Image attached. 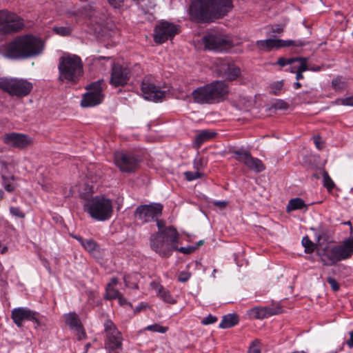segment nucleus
<instances>
[{
  "label": "nucleus",
  "instance_id": "obj_48",
  "mask_svg": "<svg viewBox=\"0 0 353 353\" xmlns=\"http://www.w3.org/2000/svg\"><path fill=\"white\" fill-rule=\"evenodd\" d=\"M295 62V58H291V59H285L281 57L277 61V64L281 65V67L285 66L287 65H290Z\"/></svg>",
  "mask_w": 353,
  "mask_h": 353
},
{
  "label": "nucleus",
  "instance_id": "obj_34",
  "mask_svg": "<svg viewBox=\"0 0 353 353\" xmlns=\"http://www.w3.org/2000/svg\"><path fill=\"white\" fill-rule=\"evenodd\" d=\"M302 245L305 248L306 253H312L315 249V244L309 239L307 236H304L302 239Z\"/></svg>",
  "mask_w": 353,
  "mask_h": 353
},
{
  "label": "nucleus",
  "instance_id": "obj_64",
  "mask_svg": "<svg viewBox=\"0 0 353 353\" xmlns=\"http://www.w3.org/2000/svg\"><path fill=\"white\" fill-rule=\"evenodd\" d=\"M301 87V84L299 81H297V82H296V83H294V88H295V89H299V88H300Z\"/></svg>",
  "mask_w": 353,
  "mask_h": 353
},
{
  "label": "nucleus",
  "instance_id": "obj_31",
  "mask_svg": "<svg viewBox=\"0 0 353 353\" xmlns=\"http://www.w3.org/2000/svg\"><path fill=\"white\" fill-rule=\"evenodd\" d=\"M139 275L137 273H132L128 275H124L123 281L127 288L132 289H138V282Z\"/></svg>",
  "mask_w": 353,
  "mask_h": 353
},
{
  "label": "nucleus",
  "instance_id": "obj_52",
  "mask_svg": "<svg viewBox=\"0 0 353 353\" xmlns=\"http://www.w3.org/2000/svg\"><path fill=\"white\" fill-rule=\"evenodd\" d=\"M190 278V274L186 272H181L179 273L178 279L181 282H185Z\"/></svg>",
  "mask_w": 353,
  "mask_h": 353
},
{
  "label": "nucleus",
  "instance_id": "obj_18",
  "mask_svg": "<svg viewBox=\"0 0 353 353\" xmlns=\"http://www.w3.org/2000/svg\"><path fill=\"white\" fill-rule=\"evenodd\" d=\"M3 141L10 147L19 149H24L33 143V140L30 137L16 132L5 134L3 137Z\"/></svg>",
  "mask_w": 353,
  "mask_h": 353
},
{
  "label": "nucleus",
  "instance_id": "obj_26",
  "mask_svg": "<svg viewBox=\"0 0 353 353\" xmlns=\"http://www.w3.org/2000/svg\"><path fill=\"white\" fill-rule=\"evenodd\" d=\"M239 323V317L236 314H229L223 317L219 327L226 329L232 327Z\"/></svg>",
  "mask_w": 353,
  "mask_h": 353
},
{
  "label": "nucleus",
  "instance_id": "obj_46",
  "mask_svg": "<svg viewBox=\"0 0 353 353\" xmlns=\"http://www.w3.org/2000/svg\"><path fill=\"white\" fill-rule=\"evenodd\" d=\"M259 344V340H254L250 345L248 353H261Z\"/></svg>",
  "mask_w": 353,
  "mask_h": 353
},
{
  "label": "nucleus",
  "instance_id": "obj_33",
  "mask_svg": "<svg viewBox=\"0 0 353 353\" xmlns=\"http://www.w3.org/2000/svg\"><path fill=\"white\" fill-rule=\"evenodd\" d=\"M305 207V202L300 198H295L290 200L287 205V211L291 212L296 210H301Z\"/></svg>",
  "mask_w": 353,
  "mask_h": 353
},
{
  "label": "nucleus",
  "instance_id": "obj_17",
  "mask_svg": "<svg viewBox=\"0 0 353 353\" xmlns=\"http://www.w3.org/2000/svg\"><path fill=\"white\" fill-rule=\"evenodd\" d=\"M11 317L17 327H21L23 325L24 320L33 321L37 325L41 323L39 319V313L34 312L27 307H17L12 310Z\"/></svg>",
  "mask_w": 353,
  "mask_h": 353
},
{
  "label": "nucleus",
  "instance_id": "obj_22",
  "mask_svg": "<svg viewBox=\"0 0 353 353\" xmlns=\"http://www.w3.org/2000/svg\"><path fill=\"white\" fill-rule=\"evenodd\" d=\"M334 247L339 261L347 259L353 254V239H346L343 244Z\"/></svg>",
  "mask_w": 353,
  "mask_h": 353
},
{
  "label": "nucleus",
  "instance_id": "obj_19",
  "mask_svg": "<svg viewBox=\"0 0 353 353\" xmlns=\"http://www.w3.org/2000/svg\"><path fill=\"white\" fill-rule=\"evenodd\" d=\"M141 89L143 97L148 100L157 101L164 97V92L148 77L143 80Z\"/></svg>",
  "mask_w": 353,
  "mask_h": 353
},
{
  "label": "nucleus",
  "instance_id": "obj_45",
  "mask_svg": "<svg viewBox=\"0 0 353 353\" xmlns=\"http://www.w3.org/2000/svg\"><path fill=\"white\" fill-rule=\"evenodd\" d=\"M10 212L12 216H14L18 218H24L25 213L22 212V210L19 207H10Z\"/></svg>",
  "mask_w": 353,
  "mask_h": 353
},
{
  "label": "nucleus",
  "instance_id": "obj_40",
  "mask_svg": "<svg viewBox=\"0 0 353 353\" xmlns=\"http://www.w3.org/2000/svg\"><path fill=\"white\" fill-rule=\"evenodd\" d=\"M283 85V81H276L270 85L271 92L275 95H278L281 93L282 87Z\"/></svg>",
  "mask_w": 353,
  "mask_h": 353
},
{
  "label": "nucleus",
  "instance_id": "obj_27",
  "mask_svg": "<svg viewBox=\"0 0 353 353\" xmlns=\"http://www.w3.org/2000/svg\"><path fill=\"white\" fill-rule=\"evenodd\" d=\"M215 135L216 133L214 132H210L208 130L201 131L195 137L194 143L195 145L194 146L196 148H199L203 143L213 138Z\"/></svg>",
  "mask_w": 353,
  "mask_h": 353
},
{
  "label": "nucleus",
  "instance_id": "obj_12",
  "mask_svg": "<svg viewBox=\"0 0 353 353\" xmlns=\"http://www.w3.org/2000/svg\"><path fill=\"white\" fill-rule=\"evenodd\" d=\"M180 27L168 21H161L157 25L154 30V41L161 44L168 39H172L179 34Z\"/></svg>",
  "mask_w": 353,
  "mask_h": 353
},
{
  "label": "nucleus",
  "instance_id": "obj_62",
  "mask_svg": "<svg viewBox=\"0 0 353 353\" xmlns=\"http://www.w3.org/2000/svg\"><path fill=\"white\" fill-rule=\"evenodd\" d=\"M72 237L76 239L81 243V245H83V241H85V239L79 236L73 235Z\"/></svg>",
  "mask_w": 353,
  "mask_h": 353
},
{
  "label": "nucleus",
  "instance_id": "obj_4",
  "mask_svg": "<svg viewBox=\"0 0 353 353\" xmlns=\"http://www.w3.org/2000/svg\"><path fill=\"white\" fill-rule=\"evenodd\" d=\"M58 70L60 81L76 83L83 74V62L76 54L64 53L59 59Z\"/></svg>",
  "mask_w": 353,
  "mask_h": 353
},
{
  "label": "nucleus",
  "instance_id": "obj_24",
  "mask_svg": "<svg viewBox=\"0 0 353 353\" xmlns=\"http://www.w3.org/2000/svg\"><path fill=\"white\" fill-rule=\"evenodd\" d=\"M318 254L325 265H332L339 261L334 247L326 248L321 251L319 250Z\"/></svg>",
  "mask_w": 353,
  "mask_h": 353
},
{
  "label": "nucleus",
  "instance_id": "obj_57",
  "mask_svg": "<svg viewBox=\"0 0 353 353\" xmlns=\"http://www.w3.org/2000/svg\"><path fill=\"white\" fill-rule=\"evenodd\" d=\"M314 143L318 149H321L323 145H321V138L319 137H314Z\"/></svg>",
  "mask_w": 353,
  "mask_h": 353
},
{
  "label": "nucleus",
  "instance_id": "obj_28",
  "mask_svg": "<svg viewBox=\"0 0 353 353\" xmlns=\"http://www.w3.org/2000/svg\"><path fill=\"white\" fill-rule=\"evenodd\" d=\"M1 178L4 189L8 192H14L17 186L15 182V177L13 175L5 176L3 174Z\"/></svg>",
  "mask_w": 353,
  "mask_h": 353
},
{
  "label": "nucleus",
  "instance_id": "obj_63",
  "mask_svg": "<svg viewBox=\"0 0 353 353\" xmlns=\"http://www.w3.org/2000/svg\"><path fill=\"white\" fill-rule=\"evenodd\" d=\"M321 70V68L319 66H314L309 68V70L312 71H319Z\"/></svg>",
  "mask_w": 353,
  "mask_h": 353
},
{
  "label": "nucleus",
  "instance_id": "obj_10",
  "mask_svg": "<svg viewBox=\"0 0 353 353\" xmlns=\"http://www.w3.org/2000/svg\"><path fill=\"white\" fill-rule=\"evenodd\" d=\"M105 86L103 79L98 80L87 87L88 92L83 95L81 105L83 107H92L101 103L103 99L102 92Z\"/></svg>",
  "mask_w": 353,
  "mask_h": 353
},
{
  "label": "nucleus",
  "instance_id": "obj_35",
  "mask_svg": "<svg viewBox=\"0 0 353 353\" xmlns=\"http://www.w3.org/2000/svg\"><path fill=\"white\" fill-rule=\"evenodd\" d=\"M157 221V226L158 228V231L157 232H160L161 231L163 233L167 232L168 230H172V232H176L177 230L173 226H165V223L163 220H159V218L155 219Z\"/></svg>",
  "mask_w": 353,
  "mask_h": 353
},
{
  "label": "nucleus",
  "instance_id": "obj_1",
  "mask_svg": "<svg viewBox=\"0 0 353 353\" xmlns=\"http://www.w3.org/2000/svg\"><path fill=\"white\" fill-rule=\"evenodd\" d=\"M233 7L232 0H195L190 7V17L196 22H212L225 16Z\"/></svg>",
  "mask_w": 353,
  "mask_h": 353
},
{
  "label": "nucleus",
  "instance_id": "obj_21",
  "mask_svg": "<svg viewBox=\"0 0 353 353\" xmlns=\"http://www.w3.org/2000/svg\"><path fill=\"white\" fill-rule=\"evenodd\" d=\"M65 323L71 329H74L79 337V339H81L85 335V332L83 330L82 324L81 323L79 315L75 312H69L64 314Z\"/></svg>",
  "mask_w": 353,
  "mask_h": 353
},
{
  "label": "nucleus",
  "instance_id": "obj_37",
  "mask_svg": "<svg viewBox=\"0 0 353 353\" xmlns=\"http://www.w3.org/2000/svg\"><path fill=\"white\" fill-rule=\"evenodd\" d=\"M82 246L89 252H93L97 248V243L92 239H85Z\"/></svg>",
  "mask_w": 353,
  "mask_h": 353
},
{
  "label": "nucleus",
  "instance_id": "obj_9",
  "mask_svg": "<svg viewBox=\"0 0 353 353\" xmlns=\"http://www.w3.org/2000/svg\"><path fill=\"white\" fill-rule=\"evenodd\" d=\"M205 48L217 52L228 51L234 44L227 36L221 33L212 32L203 37Z\"/></svg>",
  "mask_w": 353,
  "mask_h": 353
},
{
  "label": "nucleus",
  "instance_id": "obj_5",
  "mask_svg": "<svg viewBox=\"0 0 353 353\" xmlns=\"http://www.w3.org/2000/svg\"><path fill=\"white\" fill-rule=\"evenodd\" d=\"M85 200L83 203V210L90 217L98 221H105L110 219L113 214V203L110 199L103 196L97 195L88 198V195H83Z\"/></svg>",
  "mask_w": 353,
  "mask_h": 353
},
{
  "label": "nucleus",
  "instance_id": "obj_16",
  "mask_svg": "<svg viewBox=\"0 0 353 353\" xmlns=\"http://www.w3.org/2000/svg\"><path fill=\"white\" fill-rule=\"evenodd\" d=\"M256 45L259 50L269 52L274 49H279L281 47H288L292 46H301L303 43L301 41H285L279 39H268L257 41Z\"/></svg>",
  "mask_w": 353,
  "mask_h": 353
},
{
  "label": "nucleus",
  "instance_id": "obj_50",
  "mask_svg": "<svg viewBox=\"0 0 353 353\" xmlns=\"http://www.w3.org/2000/svg\"><path fill=\"white\" fill-rule=\"evenodd\" d=\"M217 321V318L212 314H209L208 316L203 318L201 321V323L203 325H210L215 323Z\"/></svg>",
  "mask_w": 353,
  "mask_h": 353
},
{
  "label": "nucleus",
  "instance_id": "obj_60",
  "mask_svg": "<svg viewBox=\"0 0 353 353\" xmlns=\"http://www.w3.org/2000/svg\"><path fill=\"white\" fill-rule=\"evenodd\" d=\"M118 283V279L115 277L111 279L110 283H108V285H111V287H115Z\"/></svg>",
  "mask_w": 353,
  "mask_h": 353
},
{
  "label": "nucleus",
  "instance_id": "obj_32",
  "mask_svg": "<svg viewBox=\"0 0 353 353\" xmlns=\"http://www.w3.org/2000/svg\"><path fill=\"white\" fill-rule=\"evenodd\" d=\"M227 74H223L222 77L230 81L234 80L240 75V69L233 63L230 62L229 68L226 70Z\"/></svg>",
  "mask_w": 353,
  "mask_h": 353
},
{
  "label": "nucleus",
  "instance_id": "obj_39",
  "mask_svg": "<svg viewBox=\"0 0 353 353\" xmlns=\"http://www.w3.org/2000/svg\"><path fill=\"white\" fill-rule=\"evenodd\" d=\"M168 329V328L167 327L161 326L157 323L148 325L145 328V330L154 332H159V333H165L167 332Z\"/></svg>",
  "mask_w": 353,
  "mask_h": 353
},
{
  "label": "nucleus",
  "instance_id": "obj_49",
  "mask_svg": "<svg viewBox=\"0 0 353 353\" xmlns=\"http://www.w3.org/2000/svg\"><path fill=\"white\" fill-rule=\"evenodd\" d=\"M327 282L330 284L331 288L334 290V291H338L340 289V287H339V285L338 283V282L332 277H328L327 279Z\"/></svg>",
  "mask_w": 353,
  "mask_h": 353
},
{
  "label": "nucleus",
  "instance_id": "obj_56",
  "mask_svg": "<svg viewBox=\"0 0 353 353\" xmlns=\"http://www.w3.org/2000/svg\"><path fill=\"white\" fill-rule=\"evenodd\" d=\"M213 203L221 209L225 208L228 205L227 201H214Z\"/></svg>",
  "mask_w": 353,
  "mask_h": 353
},
{
  "label": "nucleus",
  "instance_id": "obj_20",
  "mask_svg": "<svg viewBox=\"0 0 353 353\" xmlns=\"http://www.w3.org/2000/svg\"><path fill=\"white\" fill-rule=\"evenodd\" d=\"M129 79V70L126 68H122L119 65L112 67L110 84L114 87L123 86L127 84Z\"/></svg>",
  "mask_w": 353,
  "mask_h": 353
},
{
  "label": "nucleus",
  "instance_id": "obj_47",
  "mask_svg": "<svg viewBox=\"0 0 353 353\" xmlns=\"http://www.w3.org/2000/svg\"><path fill=\"white\" fill-rule=\"evenodd\" d=\"M337 103L343 105L353 106V96L337 99Z\"/></svg>",
  "mask_w": 353,
  "mask_h": 353
},
{
  "label": "nucleus",
  "instance_id": "obj_38",
  "mask_svg": "<svg viewBox=\"0 0 353 353\" xmlns=\"http://www.w3.org/2000/svg\"><path fill=\"white\" fill-rule=\"evenodd\" d=\"M307 61L308 58L307 57H296L295 61L300 62V65L299 66L297 70L302 72L309 70V67L307 66Z\"/></svg>",
  "mask_w": 353,
  "mask_h": 353
},
{
  "label": "nucleus",
  "instance_id": "obj_36",
  "mask_svg": "<svg viewBox=\"0 0 353 353\" xmlns=\"http://www.w3.org/2000/svg\"><path fill=\"white\" fill-rule=\"evenodd\" d=\"M121 292L115 288L111 287V285H107L105 295L107 299H115L119 296Z\"/></svg>",
  "mask_w": 353,
  "mask_h": 353
},
{
  "label": "nucleus",
  "instance_id": "obj_13",
  "mask_svg": "<svg viewBox=\"0 0 353 353\" xmlns=\"http://www.w3.org/2000/svg\"><path fill=\"white\" fill-rule=\"evenodd\" d=\"M163 208L159 203L141 205L136 209L134 216L142 223L150 222L161 216Z\"/></svg>",
  "mask_w": 353,
  "mask_h": 353
},
{
  "label": "nucleus",
  "instance_id": "obj_61",
  "mask_svg": "<svg viewBox=\"0 0 353 353\" xmlns=\"http://www.w3.org/2000/svg\"><path fill=\"white\" fill-rule=\"evenodd\" d=\"M304 78L303 75V72H300V71H298L296 70V79L297 81H299L301 79H303Z\"/></svg>",
  "mask_w": 353,
  "mask_h": 353
},
{
  "label": "nucleus",
  "instance_id": "obj_43",
  "mask_svg": "<svg viewBox=\"0 0 353 353\" xmlns=\"http://www.w3.org/2000/svg\"><path fill=\"white\" fill-rule=\"evenodd\" d=\"M184 175L185 176V179L188 181H191L201 178L202 176V174L201 172H199V171H196V172L188 171V172H184Z\"/></svg>",
  "mask_w": 353,
  "mask_h": 353
},
{
  "label": "nucleus",
  "instance_id": "obj_55",
  "mask_svg": "<svg viewBox=\"0 0 353 353\" xmlns=\"http://www.w3.org/2000/svg\"><path fill=\"white\" fill-rule=\"evenodd\" d=\"M118 299V302L120 305H130V303L128 302V301L123 296L121 293L119 294V296L117 298Z\"/></svg>",
  "mask_w": 353,
  "mask_h": 353
},
{
  "label": "nucleus",
  "instance_id": "obj_7",
  "mask_svg": "<svg viewBox=\"0 0 353 353\" xmlns=\"http://www.w3.org/2000/svg\"><path fill=\"white\" fill-rule=\"evenodd\" d=\"M105 349L108 353H119L122 350L123 336L114 323L107 320L104 323Z\"/></svg>",
  "mask_w": 353,
  "mask_h": 353
},
{
  "label": "nucleus",
  "instance_id": "obj_3",
  "mask_svg": "<svg viewBox=\"0 0 353 353\" xmlns=\"http://www.w3.org/2000/svg\"><path fill=\"white\" fill-rule=\"evenodd\" d=\"M228 93V87L224 81H215L193 90L192 97L195 103L213 104L223 101Z\"/></svg>",
  "mask_w": 353,
  "mask_h": 353
},
{
  "label": "nucleus",
  "instance_id": "obj_51",
  "mask_svg": "<svg viewBox=\"0 0 353 353\" xmlns=\"http://www.w3.org/2000/svg\"><path fill=\"white\" fill-rule=\"evenodd\" d=\"M274 107L278 110H285L288 108V104L283 100H279L274 104Z\"/></svg>",
  "mask_w": 353,
  "mask_h": 353
},
{
  "label": "nucleus",
  "instance_id": "obj_54",
  "mask_svg": "<svg viewBox=\"0 0 353 353\" xmlns=\"http://www.w3.org/2000/svg\"><path fill=\"white\" fill-rule=\"evenodd\" d=\"M194 168L199 170L200 168L204 166L203 160L201 158L195 159L194 161Z\"/></svg>",
  "mask_w": 353,
  "mask_h": 353
},
{
  "label": "nucleus",
  "instance_id": "obj_53",
  "mask_svg": "<svg viewBox=\"0 0 353 353\" xmlns=\"http://www.w3.org/2000/svg\"><path fill=\"white\" fill-rule=\"evenodd\" d=\"M195 249H196V248H194V247H181L180 248H179L177 247V250H178L180 252L183 253V254H190Z\"/></svg>",
  "mask_w": 353,
  "mask_h": 353
},
{
  "label": "nucleus",
  "instance_id": "obj_14",
  "mask_svg": "<svg viewBox=\"0 0 353 353\" xmlns=\"http://www.w3.org/2000/svg\"><path fill=\"white\" fill-rule=\"evenodd\" d=\"M234 155V158L240 163H243L250 170L255 172H261L265 170V166L263 162L253 157L250 152L245 150H235L232 151Z\"/></svg>",
  "mask_w": 353,
  "mask_h": 353
},
{
  "label": "nucleus",
  "instance_id": "obj_8",
  "mask_svg": "<svg viewBox=\"0 0 353 353\" xmlns=\"http://www.w3.org/2000/svg\"><path fill=\"white\" fill-rule=\"evenodd\" d=\"M0 88L10 95L22 97L30 92L32 85L23 79L0 78Z\"/></svg>",
  "mask_w": 353,
  "mask_h": 353
},
{
  "label": "nucleus",
  "instance_id": "obj_42",
  "mask_svg": "<svg viewBox=\"0 0 353 353\" xmlns=\"http://www.w3.org/2000/svg\"><path fill=\"white\" fill-rule=\"evenodd\" d=\"M53 31L61 36H68L71 33V29L68 27H54Z\"/></svg>",
  "mask_w": 353,
  "mask_h": 353
},
{
  "label": "nucleus",
  "instance_id": "obj_58",
  "mask_svg": "<svg viewBox=\"0 0 353 353\" xmlns=\"http://www.w3.org/2000/svg\"><path fill=\"white\" fill-rule=\"evenodd\" d=\"M109 3L114 8H117L120 6L122 0H108Z\"/></svg>",
  "mask_w": 353,
  "mask_h": 353
},
{
  "label": "nucleus",
  "instance_id": "obj_15",
  "mask_svg": "<svg viewBox=\"0 0 353 353\" xmlns=\"http://www.w3.org/2000/svg\"><path fill=\"white\" fill-rule=\"evenodd\" d=\"M114 157L115 165L123 172H133L138 166L137 159L129 152L117 151L114 153Z\"/></svg>",
  "mask_w": 353,
  "mask_h": 353
},
{
  "label": "nucleus",
  "instance_id": "obj_41",
  "mask_svg": "<svg viewBox=\"0 0 353 353\" xmlns=\"http://www.w3.org/2000/svg\"><path fill=\"white\" fill-rule=\"evenodd\" d=\"M323 185L327 189L330 190L334 188V183L332 179L330 177L329 174L327 172L324 171L323 172Z\"/></svg>",
  "mask_w": 353,
  "mask_h": 353
},
{
  "label": "nucleus",
  "instance_id": "obj_44",
  "mask_svg": "<svg viewBox=\"0 0 353 353\" xmlns=\"http://www.w3.org/2000/svg\"><path fill=\"white\" fill-rule=\"evenodd\" d=\"M332 87L335 90H343L345 88V83L339 78H336L332 80Z\"/></svg>",
  "mask_w": 353,
  "mask_h": 353
},
{
  "label": "nucleus",
  "instance_id": "obj_6",
  "mask_svg": "<svg viewBox=\"0 0 353 353\" xmlns=\"http://www.w3.org/2000/svg\"><path fill=\"white\" fill-rule=\"evenodd\" d=\"M180 234L168 230L167 232H154L150 239L151 249L161 257H169L174 250H177Z\"/></svg>",
  "mask_w": 353,
  "mask_h": 353
},
{
  "label": "nucleus",
  "instance_id": "obj_2",
  "mask_svg": "<svg viewBox=\"0 0 353 353\" xmlns=\"http://www.w3.org/2000/svg\"><path fill=\"white\" fill-rule=\"evenodd\" d=\"M44 48L43 41L27 34L17 37L5 47L4 56L13 59H25L41 54Z\"/></svg>",
  "mask_w": 353,
  "mask_h": 353
},
{
  "label": "nucleus",
  "instance_id": "obj_11",
  "mask_svg": "<svg viewBox=\"0 0 353 353\" xmlns=\"http://www.w3.org/2000/svg\"><path fill=\"white\" fill-rule=\"evenodd\" d=\"M23 19L6 10H0V32L4 34L15 32L23 27Z\"/></svg>",
  "mask_w": 353,
  "mask_h": 353
},
{
  "label": "nucleus",
  "instance_id": "obj_29",
  "mask_svg": "<svg viewBox=\"0 0 353 353\" xmlns=\"http://www.w3.org/2000/svg\"><path fill=\"white\" fill-rule=\"evenodd\" d=\"M230 61L228 59H216L214 65L216 67V70L220 77H223V74H227L226 70L230 67Z\"/></svg>",
  "mask_w": 353,
  "mask_h": 353
},
{
  "label": "nucleus",
  "instance_id": "obj_59",
  "mask_svg": "<svg viewBox=\"0 0 353 353\" xmlns=\"http://www.w3.org/2000/svg\"><path fill=\"white\" fill-rule=\"evenodd\" d=\"M350 339L347 341L346 343L350 348L353 347V330L350 332Z\"/></svg>",
  "mask_w": 353,
  "mask_h": 353
},
{
  "label": "nucleus",
  "instance_id": "obj_23",
  "mask_svg": "<svg viewBox=\"0 0 353 353\" xmlns=\"http://www.w3.org/2000/svg\"><path fill=\"white\" fill-rule=\"evenodd\" d=\"M281 312V309L273 310L270 307H256L249 310L248 314L257 319H263L270 316L277 314Z\"/></svg>",
  "mask_w": 353,
  "mask_h": 353
},
{
  "label": "nucleus",
  "instance_id": "obj_30",
  "mask_svg": "<svg viewBox=\"0 0 353 353\" xmlns=\"http://www.w3.org/2000/svg\"><path fill=\"white\" fill-rule=\"evenodd\" d=\"M230 61L228 59H216L214 65L216 67V70L220 77H223V74H227L226 70L230 67Z\"/></svg>",
  "mask_w": 353,
  "mask_h": 353
},
{
  "label": "nucleus",
  "instance_id": "obj_25",
  "mask_svg": "<svg viewBox=\"0 0 353 353\" xmlns=\"http://www.w3.org/2000/svg\"><path fill=\"white\" fill-rule=\"evenodd\" d=\"M152 288L156 291L157 295L164 302L170 304H175L176 299L174 298L170 291L156 282L151 283Z\"/></svg>",
  "mask_w": 353,
  "mask_h": 353
}]
</instances>
